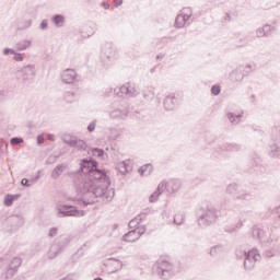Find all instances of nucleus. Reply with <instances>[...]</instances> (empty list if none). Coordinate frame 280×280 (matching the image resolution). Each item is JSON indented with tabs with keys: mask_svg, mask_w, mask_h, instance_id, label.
Segmentation results:
<instances>
[{
	"mask_svg": "<svg viewBox=\"0 0 280 280\" xmlns=\"http://www.w3.org/2000/svg\"><path fill=\"white\" fill-rule=\"evenodd\" d=\"M96 165L97 161L91 158L81 161L79 170L73 173V185L77 189V194H81L82 196L93 194L96 198L102 196L98 190H95V183H93V179L89 178Z\"/></svg>",
	"mask_w": 280,
	"mask_h": 280,
	"instance_id": "nucleus-1",
	"label": "nucleus"
},
{
	"mask_svg": "<svg viewBox=\"0 0 280 280\" xmlns=\"http://www.w3.org/2000/svg\"><path fill=\"white\" fill-rule=\"evenodd\" d=\"M221 212L215 206L207 205L201 209V214L198 218V224L201 229H207L211 224H215L220 218Z\"/></svg>",
	"mask_w": 280,
	"mask_h": 280,
	"instance_id": "nucleus-2",
	"label": "nucleus"
},
{
	"mask_svg": "<svg viewBox=\"0 0 280 280\" xmlns=\"http://www.w3.org/2000/svg\"><path fill=\"white\" fill-rule=\"evenodd\" d=\"M236 257L242 259L244 257V268L245 270H254L255 266H257L258 261H261V255L257 248H253L252 250L237 249Z\"/></svg>",
	"mask_w": 280,
	"mask_h": 280,
	"instance_id": "nucleus-3",
	"label": "nucleus"
},
{
	"mask_svg": "<svg viewBox=\"0 0 280 280\" xmlns=\"http://www.w3.org/2000/svg\"><path fill=\"white\" fill-rule=\"evenodd\" d=\"M155 267L158 268V275L161 279L167 280L170 277L176 275V266L167 258H160Z\"/></svg>",
	"mask_w": 280,
	"mask_h": 280,
	"instance_id": "nucleus-4",
	"label": "nucleus"
},
{
	"mask_svg": "<svg viewBox=\"0 0 280 280\" xmlns=\"http://www.w3.org/2000/svg\"><path fill=\"white\" fill-rule=\"evenodd\" d=\"M59 218H84L85 212L72 205H59L57 207Z\"/></svg>",
	"mask_w": 280,
	"mask_h": 280,
	"instance_id": "nucleus-5",
	"label": "nucleus"
},
{
	"mask_svg": "<svg viewBox=\"0 0 280 280\" xmlns=\"http://www.w3.org/2000/svg\"><path fill=\"white\" fill-rule=\"evenodd\" d=\"M114 95L126 98L137 97L139 95V91H137V85L135 83H125L121 86L114 89Z\"/></svg>",
	"mask_w": 280,
	"mask_h": 280,
	"instance_id": "nucleus-6",
	"label": "nucleus"
},
{
	"mask_svg": "<svg viewBox=\"0 0 280 280\" xmlns=\"http://www.w3.org/2000/svg\"><path fill=\"white\" fill-rule=\"evenodd\" d=\"M130 115V106L124 104L114 103L109 109L110 119H128Z\"/></svg>",
	"mask_w": 280,
	"mask_h": 280,
	"instance_id": "nucleus-7",
	"label": "nucleus"
},
{
	"mask_svg": "<svg viewBox=\"0 0 280 280\" xmlns=\"http://www.w3.org/2000/svg\"><path fill=\"white\" fill-rule=\"evenodd\" d=\"M21 264H23V260H21L20 257H14L9 262V265L7 266L5 270L1 275V279L2 280H10V279H12L16 275L19 268H21Z\"/></svg>",
	"mask_w": 280,
	"mask_h": 280,
	"instance_id": "nucleus-8",
	"label": "nucleus"
},
{
	"mask_svg": "<svg viewBox=\"0 0 280 280\" xmlns=\"http://www.w3.org/2000/svg\"><path fill=\"white\" fill-rule=\"evenodd\" d=\"M19 80L22 82H30V80H34L36 78V66L35 65H26L18 71Z\"/></svg>",
	"mask_w": 280,
	"mask_h": 280,
	"instance_id": "nucleus-9",
	"label": "nucleus"
},
{
	"mask_svg": "<svg viewBox=\"0 0 280 280\" xmlns=\"http://www.w3.org/2000/svg\"><path fill=\"white\" fill-rule=\"evenodd\" d=\"M192 14L191 8H184L182 13L175 19V27H185V24L191 19Z\"/></svg>",
	"mask_w": 280,
	"mask_h": 280,
	"instance_id": "nucleus-10",
	"label": "nucleus"
},
{
	"mask_svg": "<svg viewBox=\"0 0 280 280\" xmlns=\"http://www.w3.org/2000/svg\"><path fill=\"white\" fill-rule=\"evenodd\" d=\"M61 80L65 84H73L78 81V72L74 69H66L62 71Z\"/></svg>",
	"mask_w": 280,
	"mask_h": 280,
	"instance_id": "nucleus-11",
	"label": "nucleus"
},
{
	"mask_svg": "<svg viewBox=\"0 0 280 280\" xmlns=\"http://www.w3.org/2000/svg\"><path fill=\"white\" fill-rule=\"evenodd\" d=\"M63 244L55 243L51 245L50 250L48 253V259H56L60 253H62L65 246L69 243V240L65 238Z\"/></svg>",
	"mask_w": 280,
	"mask_h": 280,
	"instance_id": "nucleus-12",
	"label": "nucleus"
},
{
	"mask_svg": "<svg viewBox=\"0 0 280 280\" xmlns=\"http://www.w3.org/2000/svg\"><path fill=\"white\" fill-rule=\"evenodd\" d=\"M252 235L254 240H258L262 245L270 244V236L259 228L254 229Z\"/></svg>",
	"mask_w": 280,
	"mask_h": 280,
	"instance_id": "nucleus-13",
	"label": "nucleus"
},
{
	"mask_svg": "<svg viewBox=\"0 0 280 280\" xmlns=\"http://www.w3.org/2000/svg\"><path fill=\"white\" fill-rule=\"evenodd\" d=\"M107 272L113 273V272H117V270H121V268L124 267V265L121 264V260L117 259V258H107Z\"/></svg>",
	"mask_w": 280,
	"mask_h": 280,
	"instance_id": "nucleus-14",
	"label": "nucleus"
},
{
	"mask_svg": "<svg viewBox=\"0 0 280 280\" xmlns=\"http://www.w3.org/2000/svg\"><path fill=\"white\" fill-rule=\"evenodd\" d=\"M177 105H178V98L176 97V94H174V93L168 94L164 98V108H165V110H174Z\"/></svg>",
	"mask_w": 280,
	"mask_h": 280,
	"instance_id": "nucleus-15",
	"label": "nucleus"
},
{
	"mask_svg": "<svg viewBox=\"0 0 280 280\" xmlns=\"http://www.w3.org/2000/svg\"><path fill=\"white\" fill-rule=\"evenodd\" d=\"M272 25L265 24L256 30V37L257 38H268L272 34Z\"/></svg>",
	"mask_w": 280,
	"mask_h": 280,
	"instance_id": "nucleus-16",
	"label": "nucleus"
},
{
	"mask_svg": "<svg viewBox=\"0 0 280 280\" xmlns=\"http://www.w3.org/2000/svg\"><path fill=\"white\" fill-rule=\"evenodd\" d=\"M163 191H165V180L161 182L158 185L156 190L150 195L149 202L151 203L159 202V198H161V195L163 194Z\"/></svg>",
	"mask_w": 280,
	"mask_h": 280,
	"instance_id": "nucleus-17",
	"label": "nucleus"
},
{
	"mask_svg": "<svg viewBox=\"0 0 280 280\" xmlns=\"http://www.w3.org/2000/svg\"><path fill=\"white\" fill-rule=\"evenodd\" d=\"M116 170H118V172H120L122 175L130 174V171L132 170V161L125 160L119 162L116 165Z\"/></svg>",
	"mask_w": 280,
	"mask_h": 280,
	"instance_id": "nucleus-18",
	"label": "nucleus"
},
{
	"mask_svg": "<svg viewBox=\"0 0 280 280\" xmlns=\"http://www.w3.org/2000/svg\"><path fill=\"white\" fill-rule=\"evenodd\" d=\"M229 78H230L231 82H243L245 77L242 72V68H240V66H237L234 70H232L230 72Z\"/></svg>",
	"mask_w": 280,
	"mask_h": 280,
	"instance_id": "nucleus-19",
	"label": "nucleus"
},
{
	"mask_svg": "<svg viewBox=\"0 0 280 280\" xmlns=\"http://www.w3.org/2000/svg\"><path fill=\"white\" fill-rule=\"evenodd\" d=\"M165 189L168 194H176V191L180 189V180L172 179L170 182H165Z\"/></svg>",
	"mask_w": 280,
	"mask_h": 280,
	"instance_id": "nucleus-20",
	"label": "nucleus"
},
{
	"mask_svg": "<svg viewBox=\"0 0 280 280\" xmlns=\"http://www.w3.org/2000/svg\"><path fill=\"white\" fill-rule=\"evenodd\" d=\"M88 178H94V180H102V178H106V171L98 168L96 165L95 168H93L92 173L88 175Z\"/></svg>",
	"mask_w": 280,
	"mask_h": 280,
	"instance_id": "nucleus-21",
	"label": "nucleus"
},
{
	"mask_svg": "<svg viewBox=\"0 0 280 280\" xmlns=\"http://www.w3.org/2000/svg\"><path fill=\"white\" fill-rule=\"evenodd\" d=\"M139 240L141 238L136 230H131L122 236V242H127V243L139 242Z\"/></svg>",
	"mask_w": 280,
	"mask_h": 280,
	"instance_id": "nucleus-22",
	"label": "nucleus"
},
{
	"mask_svg": "<svg viewBox=\"0 0 280 280\" xmlns=\"http://www.w3.org/2000/svg\"><path fill=\"white\" fill-rule=\"evenodd\" d=\"M67 164L62 163V164H58L52 171H51V178L54 180L60 178V176H62V173L67 170Z\"/></svg>",
	"mask_w": 280,
	"mask_h": 280,
	"instance_id": "nucleus-23",
	"label": "nucleus"
},
{
	"mask_svg": "<svg viewBox=\"0 0 280 280\" xmlns=\"http://www.w3.org/2000/svg\"><path fill=\"white\" fill-rule=\"evenodd\" d=\"M63 100L67 104H73V102H78L80 96L74 91H67L63 94Z\"/></svg>",
	"mask_w": 280,
	"mask_h": 280,
	"instance_id": "nucleus-24",
	"label": "nucleus"
},
{
	"mask_svg": "<svg viewBox=\"0 0 280 280\" xmlns=\"http://www.w3.org/2000/svg\"><path fill=\"white\" fill-rule=\"evenodd\" d=\"M233 200H253V195L246 190H240L236 192V195L233 196Z\"/></svg>",
	"mask_w": 280,
	"mask_h": 280,
	"instance_id": "nucleus-25",
	"label": "nucleus"
},
{
	"mask_svg": "<svg viewBox=\"0 0 280 280\" xmlns=\"http://www.w3.org/2000/svg\"><path fill=\"white\" fill-rule=\"evenodd\" d=\"M243 117H244V113H241V114L228 113V119L232 124V126H237V124L242 121Z\"/></svg>",
	"mask_w": 280,
	"mask_h": 280,
	"instance_id": "nucleus-26",
	"label": "nucleus"
},
{
	"mask_svg": "<svg viewBox=\"0 0 280 280\" xmlns=\"http://www.w3.org/2000/svg\"><path fill=\"white\" fill-rule=\"evenodd\" d=\"M51 21H52L55 27H65V23L67 20L65 19V15H62V14H55L51 18Z\"/></svg>",
	"mask_w": 280,
	"mask_h": 280,
	"instance_id": "nucleus-27",
	"label": "nucleus"
},
{
	"mask_svg": "<svg viewBox=\"0 0 280 280\" xmlns=\"http://www.w3.org/2000/svg\"><path fill=\"white\" fill-rule=\"evenodd\" d=\"M78 138L69 135V133H65L61 137V140L63 141V143H66V145H69L70 148H75V141Z\"/></svg>",
	"mask_w": 280,
	"mask_h": 280,
	"instance_id": "nucleus-28",
	"label": "nucleus"
},
{
	"mask_svg": "<svg viewBox=\"0 0 280 280\" xmlns=\"http://www.w3.org/2000/svg\"><path fill=\"white\" fill-rule=\"evenodd\" d=\"M220 150H223V152H237L241 147L237 143H225L220 147Z\"/></svg>",
	"mask_w": 280,
	"mask_h": 280,
	"instance_id": "nucleus-29",
	"label": "nucleus"
},
{
	"mask_svg": "<svg viewBox=\"0 0 280 280\" xmlns=\"http://www.w3.org/2000/svg\"><path fill=\"white\" fill-rule=\"evenodd\" d=\"M238 67H240L241 71L243 72V75L245 78L250 75V73H253L255 71V66H253L250 63L241 65Z\"/></svg>",
	"mask_w": 280,
	"mask_h": 280,
	"instance_id": "nucleus-30",
	"label": "nucleus"
},
{
	"mask_svg": "<svg viewBox=\"0 0 280 280\" xmlns=\"http://www.w3.org/2000/svg\"><path fill=\"white\" fill-rule=\"evenodd\" d=\"M225 191L230 196H236L240 191V186L236 183L229 184Z\"/></svg>",
	"mask_w": 280,
	"mask_h": 280,
	"instance_id": "nucleus-31",
	"label": "nucleus"
},
{
	"mask_svg": "<svg viewBox=\"0 0 280 280\" xmlns=\"http://www.w3.org/2000/svg\"><path fill=\"white\" fill-rule=\"evenodd\" d=\"M32 47V39H23L16 48V51H25Z\"/></svg>",
	"mask_w": 280,
	"mask_h": 280,
	"instance_id": "nucleus-32",
	"label": "nucleus"
},
{
	"mask_svg": "<svg viewBox=\"0 0 280 280\" xmlns=\"http://www.w3.org/2000/svg\"><path fill=\"white\" fill-rule=\"evenodd\" d=\"M143 214H139L136 218H133L131 221H129L128 226L129 229H137L139 226L140 222H143Z\"/></svg>",
	"mask_w": 280,
	"mask_h": 280,
	"instance_id": "nucleus-33",
	"label": "nucleus"
},
{
	"mask_svg": "<svg viewBox=\"0 0 280 280\" xmlns=\"http://www.w3.org/2000/svg\"><path fill=\"white\" fill-rule=\"evenodd\" d=\"M138 172L142 176H150V174H152V164H145V165L141 166L138 170Z\"/></svg>",
	"mask_w": 280,
	"mask_h": 280,
	"instance_id": "nucleus-34",
	"label": "nucleus"
},
{
	"mask_svg": "<svg viewBox=\"0 0 280 280\" xmlns=\"http://www.w3.org/2000/svg\"><path fill=\"white\" fill-rule=\"evenodd\" d=\"M224 253V246L222 245H215L210 248V256L211 257H218V255Z\"/></svg>",
	"mask_w": 280,
	"mask_h": 280,
	"instance_id": "nucleus-35",
	"label": "nucleus"
},
{
	"mask_svg": "<svg viewBox=\"0 0 280 280\" xmlns=\"http://www.w3.org/2000/svg\"><path fill=\"white\" fill-rule=\"evenodd\" d=\"M174 224H177V226H180V224H185V214L178 212L174 217Z\"/></svg>",
	"mask_w": 280,
	"mask_h": 280,
	"instance_id": "nucleus-36",
	"label": "nucleus"
},
{
	"mask_svg": "<svg viewBox=\"0 0 280 280\" xmlns=\"http://www.w3.org/2000/svg\"><path fill=\"white\" fill-rule=\"evenodd\" d=\"M74 148L81 151H85L88 148V144L84 142V140H77L74 141Z\"/></svg>",
	"mask_w": 280,
	"mask_h": 280,
	"instance_id": "nucleus-37",
	"label": "nucleus"
},
{
	"mask_svg": "<svg viewBox=\"0 0 280 280\" xmlns=\"http://www.w3.org/2000/svg\"><path fill=\"white\" fill-rule=\"evenodd\" d=\"M154 90H149V91H143V98L147 101V102H152V100L154 98Z\"/></svg>",
	"mask_w": 280,
	"mask_h": 280,
	"instance_id": "nucleus-38",
	"label": "nucleus"
},
{
	"mask_svg": "<svg viewBox=\"0 0 280 280\" xmlns=\"http://www.w3.org/2000/svg\"><path fill=\"white\" fill-rule=\"evenodd\" d=\"M33 185H36V180H34L33 178H31V179L23 178L21 180V186L22 187H32Z\"/></svg>",
	"mask_w": 280,
	"mask_h": 280,
	"instance_id": "nucleus-39",
	"label": "nucleus"
},
{
	"mask_svg": "<svg viewBox=\"0 0 280 280\" xmlns=\"http://www.w3.org/2000/svg\"><path fill=\"white\" fill-rule=\"evenodd\" d=\"M109 55H107V58H117V49L113 44H108Z\"/></svg>",
	"mask_w": 280,
	"mask_h": 280,
	"instance_id": "nucleus-40",
	"label": "nucleus"
},
{
	"mask_svg": "<svg viewBox=\"0 0 280 280\" xmlns=\"http://www.w3.org/2000/svg\"><path fill=\"white\" fill-rule=\"evenodd\" d=\"M133 231H136L138 237H141V235L145 234L147 228L145 225H138L136 229H133Z\"/></svg>",
	"mask_w": 280,
	"mask_h": 280,
	"instance_id": "nucleus-41",
	"label": "nucleus"
},
{
	"mask_svg": "<svg viewBox=\"0 0 280 280\" xmlns=\"http://www.w3.org/2000/svg\"><path fill=\"white\" fill-rule=\"evenodd\" d=\"M91 154H93V156H104V149L93 148L91 149Z\"/></svg>",
	"mask_w": 280,
	"mask_h": 280,
	"instance_id": "nucleus-42",
	"label": "nucleus"
},
{
	"mask_svg": "<svg viewBox=\"0 0 280 280\" xmlns=\"http://www.w3.org/2000/svg\"><path fill=\"white\" fill-rule=\"evenodd\" d=\"M115 198V188H107V192H106V200L107 202H110V200H113Z\"/></svg>",
	"mask_w": 280,
	"mask_h": 280,
	"instance_id": "nucleus-43",
	"label": "nucleus"
},
{
	"mask_svg": "<svg viewBox=\"0 0 280 280\" xmlns=\"http://www.w3.org/2000/svg\"><path fill=\"white\" fill-rule=\"evenodd\" d=\"M14 203V199L12 198V195H7L3 201L4 207H12Z\"/></svg>",
	"mask_w": 280,
	"mask_h": 280,
	"instance_id": "nucleus-44",
	"label": "nucleus"
},
{
	"mask_svg": "<svg viewBox=\"0 0 280 280\" xmlns=\"http://www.w3.org/2000/svg\"><path fill=\"white\" fill-rule=\"evenodd\" d=\"M11 220L15 223V226H22L23 224V217L21 215H13Z\"/></svg>",
	"mask_w": 280,
	"mask_h": 280,
	"instance_id": "nucleus-45",
	"label": "nucleus"
},
{
	"mask_svg": "<svg viewBox=\"0 0 280 280\" xmlns=\"http://www.w3.org/2000/svg\"><path fill=\"white\" fill-rule=\"evenodd\" d=\"M13 60H15V62H23V60H25V57L23 56V54L16 52L15 50L13 54Z\"/></svg>",
	"mask_w": 280,
	"mask_h": 280,
	"instance_id": "nucleus-46",
	"label": "nucleus"
},
{
	"mask_svg": "<svg viewBox=\"0 0 280 280\" xmlns=\"http://www.w3.org/2000/svg\"><path fill=\"white\" fill-rule=\"evenodd\" d=\"M119 135H120L119 129H116V128L109 129V139H117Z\"/></svg>",
	"mask_w": 280,
	"mask_h": 280,
	"instance_id": "nucleus-47",
	"label": "nucleus"
},
{
	"mask_svg": "<svg viewBox=\"0 0 280 280\" xmlns=\"http://www.w3.org/2000/svg\"><path fill=\"white\" fill-rule=\"evenodd\" d=\"M23 138L14 137L10 139L11 145H20V143H23Z\"/></svg>",
	"mask_w": 280,
	"mask_h": 280,
	"instance_id": "nucleus-48",
	"label": "nucleus"
},
{
	"mask_svg": "<svg viewBox=\"0 0 280 280\" xmlns=\"http://www.w3.org/2000/svg\"><path fill=\"white\" fill-rule=\"evenodd\" d=\"M77 205H80L81 207H89V205H92L91 201H86L82 198L75 199Z\"/></svg>",
	"mask_w": 280,
	"mask_h": 280,
	"instance_id": "nucleus-49",
	"label": "nucleus"
},
{
	"mask_svg": "<svg viewBox=\"0 0 280 280\" xmlns=\"http://www.w3.org/2000/svg\"><path fill=\"white\" fill-rule=\"evenodd\" d=\"M246 45H248V39H247V37H241V38L238 39L237 47H246Z\"/></svg>",
	"mask_w": 280,
	"mask_h": 280,
	"instance_id": "nucleus-50",
	"label": "nucleus"
},
{
	"mask_svg": "<svg viewBox=\"0 0 280 280\" xmlns=\"http://www.w3.org/2000/svg\"><path fill=\"white\" fill-rule=\"evenodd\" d=\"M221 88H220V85H212V88H211V93H212V95H218L219 93H221Z\"/></svg>",
	"mask_w": 280,
	"mask_h": 280,
	"instance_id": "nucleus-51",
	"label": "nucleus"
},
{
	"mask_svg": "<svg viewBox=\"0 0 280 280\" xmlns=\"http://www.w3.org/2000/svg\"><path fill=\"white\" fill-rule=\"evenodd\" d=\"M8 151V144L3 141L0 142V156Z\"/></svg>",
	"mask_w": 280,
	"mask_h": 280,
	"instance_id": "nucleus-52",
	"label": "nucleus"
},
{
	"mask_svg": "<svg viewBox=\"0 0 280 280\" xmlns=\"http://www.w3.org/2000/svg\"><path fill=\"white\" fill-rule=\"evenodd\" d=\"M58 235V228H51L48 232V237H56Z\"/></svg>",
	"mask_w": 280,
	"mask_h": 280,
	"instance_id": "nucleus-53",
	"label": "nucleus"
},
{
	"mask_svg": "<svg viewBox=\"0 0 280 280\" xmlns=\"http://www.w3.org/2000/svg\"><path fill=\"white\" fill-rule=\"evenodd\" d=\"M14 49H12V48H4L3 50H2V54H3V56H13V54H14Z\"/></svg>",
	"mask_w": 280,
	"mask_h": 280,
	"instance_id": "nucleus-54",
	"label": "nucleus"
},
{
	"mask_svg": "<svg viewBox=\"0 0 280 280\" xmlns=\"http://www.w3.org/2000/svg\"><path fill=\"white\" fill-rule=\"evenodd\" d=\"M96 126H97V120L92 121V122L88 126L89 132H94Z\"/></svg>",
	"mask_w": 280,
	"mask_h": 280,
	"instance_id": "nucleus-55",
	"label": "nucleus"
},
{
	"mask_svg": "<svg viewBox=\"0 0 280 280\" xmlns=\"http://www.w3.org/2000/svg\"><path fill=\"white\" fill-rule=\"evenodd\" d=\"M118 229H119V225H118L117 223H115V224L113 225V231H114V233L110 234V237H117V236L119 235V232L117 231Z\"/></svg>",
	"mask_w": 280,
	"mask_h": 280,
	"instance_id": "nucleus-56",
	"label": "nucleus"
},
{
	"mask_svg": "<svg viewBox=\"0 0 280 280\" xmlns=\"http://www.w3.org/2000/svg\"><path fill=\"white\" fill-rule=\"evenodd\" d=\"M85 30H90V32L85 35V38H90V36L95 34V31L91 26H85Z\"/></svg>",
	"mask_w": 280,
	"mask_h": 280,
	"instance_id": "nucleus-57",
	"label": "nucleus"
},
{
	"mask_svg": "<svg viewBox=\"0 0 280 280\" xmlns=\"http://www.w3.org/2000/svg\"><path fill=\"white\" fill-rule=\"evenodd\" d=\"M48 23L47 20H43L39 24V30H47Z\"/></svg>",
	"mask_w": 280,
	"mask_h": 280,
	"instance_id": "nucleus-58",
	"label": "nucleus"
},
{
	"mask_svg": "<svg viewBox=\"0 0 280 280\" xmlns=\"http://www.w3.org/2000/svg\"><path fill=\"white\" fill-rule=\"evenodd\" d=\"M45 143V138L43 136H37V144L43 145Z\"/></svg>",
	"mask_w": 280,
	"mask_h": 280,
	"instance_id": "nucleus-59",
	"label": "nucleus"
},
{
	"mask_svg": "<svg viewBox=\"0 0 280 280\" xmlns=\"http://www.w3.org/2000/svg\"><path fill=\"white\" fill-rule=\"evenodd\" d=\"M24 27H25L26 30L30 28V27H32V20L26 21L25 24H24Z\"/></svg>",
	"mask_w": 280,
	"mask_h": 280,
	"instance_id": "nucleus-60",
	"label": "nucleus"
},
{
	"mask_svg": "<svg viewBox=\"0 0 280 280\" xmlns=\"http://www.w3.org/2000/svg\"><path fill=\"white\" fill-rule=\"evenodd\" d=\"M115 8H119V5H121V3H124V0H115Z\"/></svg>",
	"mask_w": 280,
	"mask_h": 280,
	"instance_id": "nucleus-61",
	"label": "nucleus"
},
{
	"mask_svg": "<svg viewBox=\"0 0 280 280\" xmlns=\"http://www.w3.org/2000/svg\"><path fill=\"white\" fill-rule=\"evenodd\" d=\"M33 180H35V183H38V180H40V171L37 172V175L35 176V178H33Z\"/></svg>",
	"mask_w": 280,
	"mask_h": 280,
	"instance_id": "nucleus-62",
	"label": "nucleus"
},
{
	"mask_svg": "<svg viewBox=\"0 0 280 280\" xmlns=\"http://www.w3.org/2000/svg\"><path fill=\"white\" fill-rule=\"evenodd\" d=\"M48 141H56V138L54 137V135L51 133L48 135Z\"/></svg>",
	"mask_w": 280,
	"mask_h": 280,
	"instance_id": "nucleus-63",
	"label": "nucleus"
},
{
	"mask_svg": "<svg viewBox=\"0 0 280 280\" xmlns=\"http://www.w3.org/2000/svg\"><path fill=\"white\" fill-rule=\"evenodd\" d=\"M224 21H231V14L225 13V15H224Z\"/></svg>",
	"mask_w": 280,
	"mask_h": 280,
	"instance_id": "nucleus-64",
	"label": "nucleus"
}]
</instances>
